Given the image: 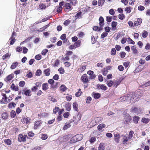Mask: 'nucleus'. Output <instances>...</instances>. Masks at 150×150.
Masks as SVG:
<instances>
[{"instance_id":"obj_17","label":"nucleus","mask_w":150,"mask_h":150,"mask_svg":"<svg viewBox=\"0 0 150 150\" xmlns=\"http://www.w3.org/2000/svg\"><path fill=\"white\" fill-rule=\"evenodd\" d=\"M11 89L15 91H17L18 90V86H16L13 83H12L11 87Z\"/></svg>"},{"instance_id":"obj_16","label":"nucleus","mask_w":150,"mask_h":150,"mask_svg":"<svg viewBox=\"0 0 150 150\" xmlns=\"http://www.w3.org/2000/svg\"><path fill=\"white\" fill-rule=\"evenodd\" d=\"M99 25L100 26H103L104 25V19L101 16H100L99 19Z\"/></svg>"},{"instance_id":"obj_9","label":"nucleus","mask_w":150,"mask_h":150,"mask_svg":"<svg viewBox=\"0 0 150 150\" xmlns=\"http://www.w3.org/2000/svg\"><path fill=\"white\" fill-rule=\"evenodd\" d=\"M128 94L127 96H122L120 98V100L122 102L125 101L127 100H129L130 98V95Z\"/></svg>"},{"instance_id":"obj_26","label":"nucleus","mask_w":150,"mask_h":150,"mask_svg":"<svg viewBox=\"0 0 150 150\" xmlns=\"http://www.w3.org/2000/svg\"><path fill=\"white\" fill-rule=\"evenodd\" d=\"M81 43V41H80V40H78L76 42H75L74 44L76 48L80 46Z\"/></svg>"},{"instance_id":"obj_22","label":"nucleus","mask_w":150,"mask_h":150,"mask_svg":"<svg viewBox=\"0 0 150 150\" xmlns=\"http://www.w3.org/2000/svg\"><path fill=\"white\" fill-rule=\"evenodd\" d=\"M105 127V125L103 123L100 124L97 127L99 131L101 130L103 128Z\"/></svg>"},{"instance_id":"obj_49","label":"nucleus","mask_w":150,"mask_h":150,"mask_svg":"<svg viewBox=\"0 0 150 150\" xmlns=\"http://www.w3.org/2000/svg\"><path fill=\"white\" fill-rule=\"evenodd\" d=\"M116 51L115 48H112L111 51V54L112 55H114L116 54Z\"/></svg>"},{"instance_id":"obj_28","label":"nucleus","mask_w":150,"mask_h":150,"mask_svg":"<svg viewBox=\"0 0 150 150\" xmlns=\"http://www.w3.org/2000/svg\"><path fill=\"white\" fill-rule=\"evenodd\" d=\"M7 98H3L2 100H0V103L4 104L7 103H8Z\"/></svg>"},{"instance_id":"obj_8","label":"nucleus","mask_w":150,"mask_h":150,"mask_svg":"<svg viewBox=\"0 0 150 150\" xmlns=\"http://www.w3.org/2000/svg\"><path fill=\"white\" fill-rule=\"evenodd\" d=\"M131 111L132 112L135 113L136 114H138L141 112L140 109L139 108L135 107L132 108Z\"/></svg>"},{"instance_id":"obj_21","label":"nucleus","mask_w":150,"mask_h":150,"mask_svg":"<svg viewBox=\"0 0 150 150\" xmlns=\"http://www.w3.org/2000/svg\"><path fill=\"white\" fill-rule=\"evenodd\" d=\"M139 117L138 116H134L133 119L134 122L135 124H137L138 123V121L139 120Z\"/></svg>"},{"instance_id":"obj_36","label":"nucleus","mask_w":150,"mask_h":150,"mask_svg":"<svg viewBox=\"0 0 150 150\" xmlns=\"http://www.w3.org/2000/svg\"><path fill=\"white\" fill-rule=\"evenodd\" d=\"M148 35V32L145 30H144L142 34V36L144 38H145L147 37Z\"/></svg>"},{"instance_id":"obj_37","label":"nucleus","mask_w":150,"mask_h":150,"mask_svg":"<svg viewBox=\"0 0 150 150\" xmlns=\"http://www.w3.org/2000/svg\"><path fill=\"white\" fill-rule=\"evenodd\" d=\"M16 114L15 111L13 110H12L11 112V117L12 118L15 117L16 115Z\"/></svg>"},{"instance_id":"obj_41","label":"nucleus","mask_w":150,"mask_h":150,"mask_svg":"<svg viewBox=\"0 0 150 150\" xmlns=\"http://www.w3.org/2000/svg\"><path fill=\"white\" fill-rule=\"evenodd\" d=\"M58 71L61 74H63L64 72V70L62 67H60L58 69Z\"/></svg>"},{"instance_id":"obj_7","label":"nucleus","mask_w":150,"mask_h":150,"mask_svg":"<svg viewBox=\"0 0 150 150\" xmlns=\"http://www.w3.org/2000/svg\"><path fill=\"white\" fill-rule=\"evenodd\" d=\"M122 79L121 78H120L117 80H115L113 82V86L115 87V88H116L117 87L120 85V83L121 82Z\"/></svg>"},{"instance_id":"obj_43","label":"nucleus","mask_w":150,"mask_h":150,"mask_svg":"<svg viewBox=\"0 0 150 150\" xmlns=\"http://www.w3.org/2000/svg\"><path fill=\"white\" fill-rule=\"evenodd\" d=\"M47 134H42L41 138L42 140H45L47 139Z\"/></svg>"},{"instance_id":"obj_14","label":"nucleus","mask_w":150,"mask_h":150,"mask_svg":"<svg viewBox=\"0 0 150 150\" xmlns=\"http://www.w3.org/2000/svg\"><path fill=\"white\" fill-rule=\"evenodd\" d=\"M117 22L112 21V22L111 26L112 29L113 31H115L116 30V26L117 25Z\"/></svg>"},{"instance_id":"obj_51","label":"nucleus","mask_w":150,"mask_h":150,"mask_svg":"<svg viewBox=\"0 0 150 150\" xmlns=\"http://www.w3.org/2000/svg\"><path fill=\"white\" fill-rule=\"evenodd\" d=\"M48 50L47 49H45L43 50L41 52V54L43 55H45L48 52Z\"/></svg>"},{"instance_id":"obj_64","label":"nucleus","mask_w":150,"mask_h":150,"mask_svg":"<svg viewBox=\"0 0 150 150\" xmlns=\"http://www.w3.org/2000/svg\"><path fill=\"white\" fill-rule=\"evenodd\" d=\"M145 49L146 50H150V44L149 43H147L145 47Z\"/></svg>"},{"instance_id":"obj_23","label":"nucleus","mask_w":150,"mask_h":150,"mask_svg":"<svg viewBox=\"0 0 150 150\" xmlns=\"http://www.w3.org/2000/svg\"><path fill=\"white\" fill-rule=\"evenodd\" d=\"M48 84L47 83H45L43 84L42 85V89L43 90L46 91L48 89Z\"/></svg>"},{"instance_id":"obj_10","label":"nucleus","mask_w":150,"mask_h":150,"mask_svg":"<svg viewBox=\"0 0 150 150\" xmlns=\"http://www.w3.org/2000/svg\"><path fill=\"white\" fill-rule=\"evenodd\" d=\"M97 87L98 89L100 87V89L103 91H105L107 89V87L104 84L100 85V84H98Z\"/></svg>"},{"instance_id":"obj_32","label":"nucleus","mask_w":150,"mask_h":150,"mask_svg":"<svg viewBox=\"0 0 150 150\" xmlns=\"http://www.w3.org/2000/svg\"><path fill=\"white\" fill-rule=\"evenodd\" d=\"M59 64V61L58 59L56 60L54 62L53 66L54 67H57Z\"/></svg>"},{"instance_id":"obj_63","label":"nucleus","mask_w":150,"mask_h":150,"mask_svg":"<svg viewBox=\"0 0 150 150\" xmlns=\"http://www.w3.org/2000/svg\"><path fill=\"white\" fill-rule=\"evenodd\" d=\"M145 9V7L141 5L139 6L138 7V10L140 11L144 10Z\"/></svg>"},{"instance_id":"obj_33","label":"nucleus","mask_w":150,"mask_h":150,"mask_svg":"<svg viewBox=\"0 0 150 150\" xmlns=\"http://www.w3.org/2000/svg\"><path fill=\"white\" fill-rule=\"evenodd\" d=\"M4 142L6 144L8 145H10L11 144V141L9 139H7L5 140Z\"/></svg>"},{"instance_id":"obj_46","label":"nucleus","mask_w":150,"mask_h":150,"mask_svg":"<svg viewBox=\"0 0 150 150\" xmlns=\"http://www.w3.org/2000/svg\"><path fill=\"white\" fill-rule=\"evenodd\" d=\"M42 71L40 69H38L36 72L35 75L36 76H40L41 74Z\"/></svg>"},{"instance_id":"obj_47","label":"nucleus","mask_w":150,"mask_h":150,"mask_svg":"<svg viewBox=\"0 0 150 150\" xmlns=\"http://www.w3.org/2000/svg\"><path fill=\"white\" fill-rule=\"evenodd\" d=\"M125 18V15L123 14H119L118 16V18L121 20H123Z\"/></svg>"},{"instance_id":"obj_56","label":"nucleus","mask_w":150,"mask_h":150,"mask_svg":"<svg viewBox=\"0 0 150 150\" xmlns=\"http://www.w3.org/2000/svg\"><path fill=\"white\" fill-rule=\"evenodd\" d=\"M10 39H11V40L10 42V44L11 45H13L15 42L16 41V40L15 38H10Z\"/></svg>"},{"instance_id":"obj_31","label":"nucleus","mask_w":150,"mask_h":150,"mask_svg":"<svg viewBox=\"0 0 150 150\" xmlns=\"http://www.w3.org/2000/svg\"><path fill=\"white\" fill-rule=\"evenodd\" d=\"M60 90L62 92H64L67 90V88L65 86L62 85L60 86Z\"/></svg>"},{"instance_id":"obj_53","label":"nucleus","mask_w":150,"mask_h":150,"mask_svg":"<svg viewBox=\"0 0 150 150\" xmlns=\"http://www.w3.org/2000/svg\"><path fill=\"white\" fill-rule=\"evenodd\" d=\"M126 53L124 52H122L120 53V55L121 58H124L125 56Z\"/></svg>"},{"instance_id":"obj_15","label":"nucleus","mask_w":150,"mask_h":150,"mask_svg":"<svg viewBox=\"0 0 150 150\" xmlns=\"http://www.w3.org/2000/svg\"><path fill=\"white\" fill-rule=\"evenodd\" d=\"M73 108L74 110L77 112L78 111V104L76 102H75L73 103Z\"/></svg>"},{"instance_id":"obj_62","label":"nucleus","mask_w":150,"mask_h":150,"mask_svg":"<svg viewBox=\"0 0 150 150\" xmlns=\"http://www.w3.org/2000/svg\"><path fill=\"white\" fill-rule=\"evenodd\" d=\"M134 93L136 97L137 98V100L138 98H139L141 96V95H139V94L137 92H134Z\"/></svg>"},{"instance_id":"obj_18","label":"nucleus","mask_w":150,"mask_h":150,"mask_svg":"<svg viewBox=\"0 0 150 150\" xmlns=\"http://www.w3.org/2000/svg\"><path fill=\"white\" fill-rule=\"evenodd\" d=\"M1 116L3 119L6 120L7 119L8 115L7 112H5L2 114Z\"/></svg>"},{"instance_id":"obj_1","label":"nucleus","mask_w":150,"mask_h":150,"mask_svg":"<svg viewBox=\"0 0 150 150\" xmlns=\"http://www.w3.org/2000/svg\"><path fill=\"white\" fill-rule=\"evenodd\" d=\"M83 135L82 134H77L72 138L71 141H72L73 140H74L73 142H74L79 141L83 139Z\"/></svg>"},{"instance_id":"obj_55","label":"nucleus","mask_w":150,"mask_h":150,"mask_svg":"<svg viewBox=\"0 0 150 150\" xmlns=\"http://www.w3.org/2000/svg\"><path fill=\"white\" fill-rule=\"evenodd\" d=\"M108 33H107L103 32L101 35V38H104L105 37L107 36Z\"/></svg>"},{"instance_id":"obj_61","label":"nucleus","mask_w":150,"mask_h":150,"mask_svg":"<svg viewBox=\"0 0 150 150\" xmlns=\"http://www.w3.org/2000/svg\"><path fill=\"white\" fill-rule=\"evenodd\" d=\"M109 14L111 15H113L115 13V11L113 9H110L109 11Z\"/></svg>"},{"instance_id":"obj_3","label":"nucleus","mask_w":150,"mask_h":150,"mask_svg":"<svg viewBox=\"0 0 150 150\" xmlns=\"http://www.w3.org/2000/svg\"><path fill=\"white\" fill-rule=\"evenodd\" d=\"M26 136L23 135L22 134H20L18 136V140L20 142H24L26 140Z\"/></svg>"},{"instance_id":"obj_52","label":"nucleus","mask_w":150,"mask_h":150,"mask_svg":"<svg viewBox=\"0 0 150 150\" xmlns=\"http://www.w3.org/2000/svg\"><path fill=\"white\" fill-rule=\"evenodd\" d=\"M65 6L66 9H70L71 8V6L70 4L69 3H67L65 4Z\"/></svg>"},{"instance_id":"obj_19","label":"nucleus","mask_w":150,"mask_h":150,"mask_svg":"<svg viewBox=\"0 0 150 150\" xmlns=\"http://www.w3.org/2000/svg\"><path fill=\"white\" fill-rule=\"evenodd\" d=\"M131 50L132 51V52L134 54H137L138 51L136 49V46L135 45L131 47Z\"/></svg>"},{"instance_id":"obj_24","label":"nucleus","mask_w":150,"mask_h":150,"mask_svg":"<svg viewBox=\"0 0 150 150\" xmlns=\"http://www.w3.org/2000/svg\"><path fill=\"white\" fill-rule=\"evenodd\" d=\"M50 69L49 68H47L46 69H45L44 71V73L45 76H48L50 75Z\"/></svg>"},{"instance_id":"obj_12","label":"nucleus","mask_w":150,"mask_h":150,"mask_svg":"<svg viewBox=\"0 0 150 150\" xmlns=\"http://www.w3.org/2000/svg\"><path fill=\"white\" fill-rule=\"evenodd\" d=\"M142 19L139 18L137 19V21H135L134 23V25L137 26L140 25L142 23Z\"/></svg>"},{"instance_id":"obj_60","label":"nucleus","mask_w":150,"mask_h":150,"mask_svg":"<svg viewBox=\"0 0 150 150\" xmlns=\"http://www.w3.org/2000/svg\"><path fill=\"white\" fill-rule=\"evenodd\" d=\"M27 77L31 78L33 76V74L30 71L26 75Z\"/></svg>"},{"instance_id":"obj_29","label":"nucleus","mask_w":150,"mask_h":150,"mask_svg":"<svg viewBox=\"0 0 150 150\" xmlns=\"http://www.w3.org/2000/svg\"><path fill=\"white\" fill-rule=\"evenodd\" d=\"M149 121L150 119L149 118H146L145 117L142 118V122L146 124Z\"/></svg>"},{"instance_id":"obj_35","label":"nucleus","mask_w":150,"mask_h":150,"mask_svg":"<svg viewBox=\"0 0 150 150\" xmlns=\"http://www.w3.org/2000/svg\"><path fill=\"white\" fill-rule=\"evenodd\" d=\"M105 0H98V5L99 6H102L104 4Z\"/></svg>"},{"instance_id":"obj_45","label":"nucleus","mask_w":150,"mask_h":150,"mask_svg":"<svg viewBox=\"0 0 150 150\" xmlns=\"http://www.w3.org/2000/svg\"><path fill=\"white\" fill-rule=\"evenodd\" d=\"M39 7L40 9H44L46 8V6L44 4H42L39 5Z\"/></svg>"},{"instance_id":"obj_6","label":"nucleus","mask_w":150,"mask_h":150,"mask_svg":"<svg viewBox=\"0 0 150 150\" xmlns=\"http://www.w3.org/2000/svg\"><path fill=\"white\" fill-rule=\"evenodd\" d=\"M81 80L84 83H87L88 82V80L87 76L86 74H83L81 77Z\"/></svg>"},{"instance_id":"obj_57","label":"nucleus","mask_w":150,"mask_h":150,"mask_svg":"<svg viewBox=\"0 0 150 150\" xmlns=\"http://www.w3.org/2000/svg\"><path fill=\"white\" fill-rule=\"evenodd\" d=\"M13 78V76L12 74L8 75L6 77L7 80L8 81H10Z\"/></svg>"},{"instance_id":"obj_27","label":"nucleus","mask_w":150,"mask_h":150,"mask_svg":"<svg viewBox=\"0 0 150 150\" xmlns=\"http://www.w3.org/2000/svg\"><path fill=\"white\" fill-rule=\"evenodd\" d=\"M16 105V104L14 102H11L9 103L8 106V108H12V107L14 108L15 106Z\"/></svg>"},{"instance_id":"obj_54","label":"nucleus","mask_w":150,"mask_h":150,"mask_svg":"<svg viewBox=\"0 0 150 150\" xmlns=\"http://www.w3.org/2000/svg\"><path fill=\"white\" fill-rule=\"evenodd\" d=\"M149 81H148L147 82H146L145 83L143 84L141 86H142L143 87H145L146 86H150V84L149 83Z\"/></svg>"},{"instance_id":"obj_20","label":"nucleus","mask_w":150,"mask_h":150,"mask_svg":"<svg viewBox=\"0 0 150 150\" xmlns=\"http://www.w3.org/2000/svg\"><path fill=\"white\" fill-rule=\"evenodd\" d=\"M18 63L17 62H13L11 65L10 67V68L11 69H15L18 65Z\"/></svg>"},{"instance_id":"obj_59","label":"nucleus","mask_w":150,"mask_h":150,"mask_svg":"<svg viewBox=\"0 0 150 150\" xmlns=\"http://www.w3.org/2000/svg\"><path fill=\"white\" fill-rule=\"evenodd\" d=\"M10 55L9 53H7L3 55L2 57V59H5L7 58Z\"/></svg>"},{"instance_id":"obj_2","label":"nucleus","mask_w":150,"mask_h":150,"mask_svg":"<svg viewBox=\"0 0 150 150\" xmlns=\"http://www.w3.org/2000/svg\"><path fill=\"white\" fill-rule=\"evenodd\" d=\"M23 95L27 96H30L31 95V91L30 89H28L26 88H24L23 90L22 93Z\"/></svg>"},{"instance_id":"obj_44","label":"nucleus","mask_w":150,"mask_h":150,"mask_svg":"<svg viewBox=\"0 0 150 150\" xmlns=\"http://www.w3.org/2000/svg\"><path fill=\"white\" fill-rule=\"evenodd\" d=\"M81 12H79L77 13L76 15H75V17L76 18L75 19H76L77 18H81Z\"/></svg>"},{"instance_id":"obj_42","label":"nucleus","mask_w":150,"mask_h":150,"mask_svg":"<svg viewBox=\"0 0 150 150\" xmlns=\"http://www.w3.org/2000/svg\"><path fill=\"white\" fill-rule=\"evenodd\" d=\"M96 138L95 137H92L90 138V139L89 140V141L90 143L91 144L93 143L94 142L96 141Z\"/></svg>"},{"instance_id":"obj_39","label":"nucleus","mask_w":150,"mask_h":150,"mask_svg":"<svg viewBox=\"0 0 150 150\" xmlns=\"http://www.w3.org/2000/svg\"><path fill=\"white\" fill-rule=\"evenodd\" d=\"M113 82L112 80H110L109 81L107 82V84L108 86L109 87H111L113 85Z\"/></svg>"},{"instance_id":"obj_5","label":"nucleus","mask_w":150,"mask_h":150,"mask_svg":"<svg viewBox=\"0 0 150 150\" xmlns=\"http://www.w3.org/2000/svg\"><path fill=\"white\" fill-rule=\"evenodd\" d=\"M131 119V116L129 115H127L125 117V123L129 124Z\"/></svg>"},{"instance_id":"obj_13","label":"nucleus","mask_w":150,"mask_h":150,"mask_svg":"<svg viewBox=\"0 0 150 150\" xmlns=\"http://www.w3.org/2000/svg\"><path fill=\"white\" fill-rule=\"evenodd\" d=\"M41 123V121L39 120L36 121L35 124L34 128L35 129H37L40 126V124Z\"/></svg>"},{"instance_id":"obj_40","label":"nucleus","mask_w":150,"mask_h":150,"mask_svg":"<svg viewBox=\"0 0 150 150\" xmlns=\"http://www.w3.org/2000/svg\"><path fill=\"white\" fill-rule=\"evenodd\" d=\"M132 8L130 6L127 7L125 8V11L127 13H130L131 12V9Z\"/></svg>"},{"instance_id":"obj_25","label":"nucleus","mask_w":150,"mask_h":150,"mask_svg":"<svg viewBox=\"0 0 150 150\" xmlns=\"http://www.w3.org/2000/svg\"><path fill=\"white\" fill-rule=\"evenodd\" d=\"M65 108H66L67 110L68 111H69L71 110V105L69 103H68L67 104H66L65 105Z\"/></svg>"},{"instance_id":"obj_11","label":"nucleus","mask_w":150,"mask_h":150,"mask_svg":"<svg viewBox=\"0 0 150 150\" xmlns=\"http://www.w3.org/2000/svg\"><path fill=\"white\" fill-rule=\"evenodd\" d=\"M92 96L95 99H98L100 97V94L98 93L93 92L92 94Z\"/></svg>"},{"instance_id":"obj_4","label":"nucleus","mask_w":150,"mask_h":150,"mask_svg":"<svg viewBox=\"0 0 150 150\" xmlns=\"http://www.w3.org/2000/svg\"><path fill=\"white\" fill-rule=\"evenodd\" d=\"M129 95H130L129 99L130 100V101L132 100V102H134V101H137V98L136 97L134 93L131 92Z\"/></svg>"},{"instance_id":"obj_48","label":"nucleus","mask_w":150,"mask_h":150,"mask_svg":"<svg viewBox=\"0 0 150 150\" xmlns=\"http://www.w3.org/2000/svg\"><path fill=\"white\" fill-rule=\"evenodd\" d=\"M25 84V82L24 81H21L19 83V86L23 87Z\"/></svg>"},{"instance_id":"obj_34","label":"nucleus","mask_w":150,"mask_h":150,"mask_svg":"<svg viewBox=\"0 0 150 150\" xmlns=\"http://www.w3.org/2000/svg\"><path fill=\"white\" fill-rule=\"evenodd\" d=\"M99 150H104L105 148L104 146V144L103 143H100L98 147Z\"/></svg>"},{"instance_id":"obj_50","label":"nucleus","mask_w":150,"mask_h":150,"mask_svg":"<svg viewBox=\"0 0 150 150\" xmlns=\"http://www.w3.org/2000/svg\"><path fill=\"white\" fill-rule=\"evenodd\" d=\"M35 58L38 60H40L41 58V55L40 54L36 55L35 57Z\"/></svg>"},{"instance_id":"obj_58","label":"nucleus","mask_w":150,"mask_h":150,"mask_svg":"<svg viewBox=\"0 0 150 150\" xmlns=\"http://www.w3.org/2000/svg\"><path fill=\"white\" fill-rule=\"evenodd\" d=\"M128 42H129L130 44L134 45L135 44V42L133 41L132 39H131L129 37L128 38Z\"/></svg>"},{"instance_id":"obj_30","label":"nucleus","mask_w":150,"mask_h":150,"mask_svg":"<svg viewBox=\"0 0 150 150\" xmlns=\"http://www.w3.org/2000/svg\"><path fill=\"white\" fill-rule=\"evenodd\" d=\"M70 123L71 122L68 124L67 123H65L63 129L64 130H65L69 128L71 126V125H70Z\"/></svg>"},{"instance_id":"obj_38","label":"nucleus","mask_w":150,"mask_h":150,"mask_svg":"<svg viewBox=\"0 0 150 150\" xmlns=\"http://www.w3.org/2000/svg\"><path fill=\"white\" fill-rule=\"evenodd\" d=\"M86 68V66L85 65H83L80 69H78V70L80 71L81 70V72L83 71Z\"/></svg>"}]
</instances>
